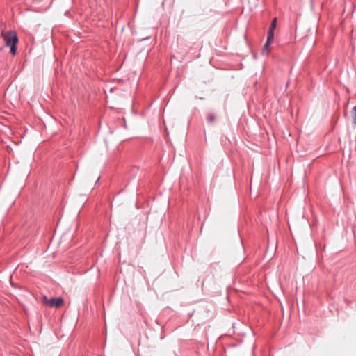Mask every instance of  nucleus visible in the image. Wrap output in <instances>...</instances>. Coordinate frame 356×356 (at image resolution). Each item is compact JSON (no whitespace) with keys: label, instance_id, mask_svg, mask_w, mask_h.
<instances>
[{"label":"nucleus","instance_id":"obj_1","mask_svg":"<svg viewBox=\"0 0 356 356\" xmlns=\"http://www.w3.org/2000/svg\"><path fill=\"white\" fill-rule=\"evenodd\" d=\"M2 36L5 40L6 44L10 47V53L13 55H15L17 52V44L19 41L15 31H9L6 33L2 32Z\"/></svg>","mask_w":356,"mask_h":356},{"label":"nucleus","instance_id":"obj_2","mask_svg":"<svg viewBox=\"0 0 356 356\" xmlns=\"http://www.w3.org/2000/svg\"><path fill=\"white\" fill-rule=\"evenodd\" d=\"M43 303L45 304L47 306L59 308L63 305L64 300L60 297L48 299L47 296H44Z\"/></svg>","mask_w":356,"mask_h":356},{"label":"nucleus","instance_id":"obj_3","mask_svg":"<svg viewBox=\"0 0 356 356\" xmlns=\"http://www.w3.org/2000/svg\"><path fill=\"white\" fill-rule=\"evenodd\" d=\"M272 42L266 41L265 44L264 45L261 52L263 54H268L269 51V46L271 44Z\"/></svg>","mask_w":356,"mask_h":356},{"label":"nucleus","instance_id":"obj_4","mask_svg":"<svg viewBox=\"0 0 356 356\" xmlns=\"http://www.w3.org/2000/svg\"><path fill=\"white\" fill-rule=\"evenodd\" d=\"M274 39V31L268 29V36H267V40L268 42H273Z\"/></svg>","mask_w":356,"mask_h":356},{"label":"nucleus","instance_id":"obj_5","mask_svg":"<svg viewBox=\"0 0 356 356\" xmlns=\"http://www.w3.org/2000/svg\"><path fill=\"white\" fill-rule=\"evenodd\" d=\"M276 25H277V19L274 18L272 20V22H271L270 26L269 27V29L272 30V31H274L275 29V28H276Z\"/></svg>","mask_w":356,"mask_h":356},{"label":"nucleus","instance_id":"obj_6","mask_svg":"<svg viewBox=\"0 0 356 356\" xmlns=\"http://www.w3.org/2000/svg\"><path fill=\"white\" fill-rule=\"evenodd\" d=\"M353 123L356 125V105L353 108Z\"/></svg>","mask_w":356,"mask_h":356},{"label":"nucleus","instance_id":"obj_7","mask_svg":"<svg viewBox=\"0 0 356 356\" xmlns=\"http://www.w3.org/2000/svg\"><path fill=\"white\" fill-rule=\"evenodd\" d=\"M215 115L214 114H209V116H208V118H207V120L209 122L211 123L214 121L215 120Z\"/></svg>","mask_w":356,"mask_h":356},{"label":"nucleus","instance_id":"obj_8","mask_svg":"<svg viewBox=\"0 0 356 356\" xmlns=\"http://www.w3.org/2000/svg\"><path fill=\"white\" fill-rule=\"evenodd\" d=\"M254 347H253V348H252V356H255V355H254Z\"/></svg>","mask_w":356,"mask_h":356}]
</instances>
